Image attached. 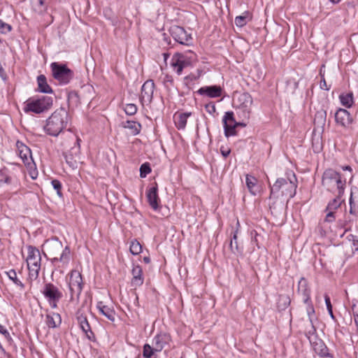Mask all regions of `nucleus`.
Instances as JSON below:
<instances>
[{
  "label": "nucleus",
  "instance_id": "8fccbe9b",
  "mask_svg": "<svg viewBox=\"0 0 358 358\" xmlns=\"http://www.w3.org/2000/svg\"><path fill=\"white\" fill-rule=\"evenodd\" d=\"M350 214H356V210L355 209V206H353L352 198H350Z\"/></svg>",
  "mask_w": 358,
  "mask_h": 358
},
{
  "label": "nucleus",
  "instance_id": "b1692460",
  "mask_svg": "<svg viewBox=\"0 0 358 358\" xmlns=\"http://www.w3.org/2000/svg\"><path fill=\"white\" fill-rule=\"evenodd\" d=\"M38 90L40 92L50 94L52 90L47 83L46 78L44 75H39L37 77Z\"/></svg>",
  "mask_w": 358,
  "mask_h": 358
},
{
  "label": "nucleus",
  "instance_id": "37998d69",
  "mask_svg": "<svg viewBox=\"0 0 358 358\" xmlns=\"http://www.w3.org/2000/svg\"><path fill=\"white\" fill-rule=\"evenodd\" d=\"M51 183H52V185L54 187V189L57 190V194L59 196H62V192H61L62 184H61V182L58 180H52Z\"/></svg>",
  "mask_w": 358,
  "mask_h": 358
},
{
  "label": "nucleus",
  "instance_id": "49530a36",
  "mask_svg": "<svg viewBox=\"0 0 358 358\" xmlns=\"http://www.w3.org/2000/svg\"><path fill=\"white\" fill-rule=\"evenodd\" d=\"M320 75L321 76V81L320 83V88L324 90H329V87L327 86L324 74L322 73V69H320Z\"/></svg>",
  "mask_w": 358,
  "mask_h": 358
},
{
  "label": "nucleus",
  "instance_id": "a19ab883",
  "mask_svg": "<svg viewBox=\"0 0 358 358\" xmlns=\"http://www.w3.org/2000/svg\"><path fill=\"white\" fill-rule=\"evenodd\" d=\"M0 334H1L2 338H3L8 343H11L12 338L9 332L1 324H0Z\"/></svg>",
  "mask_w": 358,
  "mask_h": 358
},
{
  "label": "nucleus",
  "instance_id": "6ab92c4d",
  "mask_svg": "<svg viewBox=\"0 0 358 358\" xmlns=\"http://www.w3.org/2000/svg\"><path fill=\"white\" fill-rule=\"evenodd\" d=\"M157 185L150 187L147 192V199L150 206L157 210L159 207L158 201L159 200L157 194Z\"/></svg>",
  "mask_w": 358,
  "mask_h": 358
},
{
  "label": "nucleus",
  "instance_id": "052dcab7",
  "mask_svg": "<svg viewBox=\"0 0 358 358\" xmlns=\"http://www.w3.org/2000/svg\"><path fill=\"white\" fill-rule=\"evenodd\" d=\"M163 56L164 57V59L166 60L167 57H169V54L168 53H164Z\"/></svg>",
  "mask_w": 358,
  "mask_h": 358
},
{
  "label": "nucleus",
  "instance_id": "4be33fe9",
  "mask_svg": "<svg viewBox=\"0 0 358 358\" xmlns=\"http://www.w3.org/2000/svg\"><path fill=\"white\" fill-rule=\"evenodd\" d=\"M131 273L133 278L131 284L133 286H140L143 283V278L142 277L143 271L140 266H134L132 268Z\"/></svg>",
  "mask_w": 358,
  "mask_h": 358
},
{
  "label": "nucleus",
  "instance_id": "9b49d317",
  "mask_svg": "<svg viewBox=\"0 0 358 358\" xmlns=\"http://www.w3.org/2000/svg\"><path fill=\"white\" fill-rule=\"evenodd\" d=\"M171 34L176 41L182 45H189L192 43V36L181 27L173 26L170 29Z\"/></svg>",
  "mask_w": 358,
  "mask_h": 358
},
{
  "label": "nucleus",
  "instance_id": "79ce46f5",
  "mask_svg": "<svg viewBox=\"0 0 358 358\" xmlns=\"http://www.w3.org/2000/svg\"><path fill=\"white\" fill-rule=\"evenodd\" d=\"M10 177H9L3 171H0V187L4 183H10Z\"/></svg>",
  "mask_w": 358,
  "mask_h": 358
},
{
  "label": "nucleus",
  "instance_id": "a211bd4d",
  "mask_svg": "<svg viewBox=\"0 0 358 358\" xmlns=\"http://www.w3.org/2000/svg\"><path fill=\"white\" fill-rule=\"evenodd\" d=\"M171 341V336L166 334H160L155 336L153 338L152 345L157 352H160L164 346Z\"/></svg>",
  "mask_w": 358,
  "mask_h": 358
},
{
  "label": "nucleus",
  "instance_id": "4c0bfd02",
  "mask_svg": "<svg viewBox=\"0 0 358 358\" xmlns=\"http://www.w3.org/2000/svg\"><path fill=\"white\" fill-rule=\"evenodd\" d=\"M151 172V168L148 163L143 164L140 167V176L145 178L148 173Z\"/></svg>",
  "mask_w": 358,
  "mask_h": 358
},
{
  "label": "nucleus",
  "instance_id": "5fc2aeb1",
  "mask_svg": "<svg viewBox=\"0 0 358 358\" xmlns=\"http://www.w3.org/2000/svg\"><path fill=\"white\" fill-rule=\"evenodd\" d=\"M230 153V151L229 150H227V151H222V155L226 157H227Z\"/></svg>",
  "mask_w": 358,
  "mask_h": 358
},
{
  "label": "nucleus",
  "instance_id": "f257e3e1",
  "mask_svg": "<svg viewBox=\"0 0 358 358\" xmlns=\"http://www.w3.org/2000/svg\"><path fill=\"white\" fill-rule=\"evenodd\" d=\"M45 248L50 256H52V264L58 268L64 267L70 261L71 250L69 246L63 248V245L57 238L47 241Z\"/></svg>",
  "mask_w": 358,
  "mask_h": 358
},
{
  "label": "nucleus",
  "instance_id": "ea45409f",
  "mask_svg": "<svg viewBox=\"0 0 358 358\" xmlns=\"http://www.w3.org/2000/svg\"><path fill=\"white\" fill-rule=\"evenodd\" d=\"M124 110L127 115H133L137 112V107L134 103H128L125 105Z\"/></svg>",
  "mask_w": 358,
  "mask_h": 358
},
{
  "label": "nucleus",
  "instance_id": "f3484780",
  "mask_svg": "<svg viewBox=\"0 0 358 358\" xmlns=\"http://www.w3.org/2000/svg\"><path fill=\"white\" fill-rule=\"evenodd\" d=\"M221 87L217 85L206 86L201 87L197 92L201 95H206L210 98L220 97L222 95Z\"/></svg>",
  "mask_w": 358,
  "mask_h": 358
},
{
  "label": "nucleus",
  "instance_id": "c03bdc74",
  "mask_svg": "<svg viewBox=\"0 0 358 358\" xmlns=\"http://www.w3.org/2000/svg\"><path fill=\"white\" fill-rule=\"evenodd\" d=\"M307 314L308 315L309 320H310V323L313 324V318H314V315H315V309L312 304H308V308H307Z\"/></svg>",
  "mask_w": 358,
  "mask_h": 358
},
{
  "label": "nucleus",
  "instance_id": "20e7f679",
  "mask_svg": "<svg viewBox=\"0 0 358 358\" xmlns=\"http://www.w3.org/2000/svg\"><path fill=\"white\" fill-rule=\"evenodd\" d=\"M322 183L328 191L337 193L338 196L344 193L345 180H342L341 174L333 169L324 172Z\"/></svg>",
  "mask_w": 358,
  "mask_h": 358
},
{
  "label": "nucleus",
  "instance_id": "f03ea898",
  "mask_svg": "<svg viewBox=\"0 0 358 358\" xmlns=\"http://www.w3.org/2000/svg\"><path fill=\"white\" fill-rule=\"evenodd\" d=\"M70 117L64 108H59L54 111L46 120L43 129L50 136H57L69 125Z\"/></svg>",
  "mask_w": 358,
  "mask_h": 358
},
{
  "label": "nucleus",
  "instance_id": "0eeeda50",
  "mask_svg": "<svg viewBox=\"0 0 358 358\" xmlns=\"http://www.w3.org/2000/svg\"><path fill=\"white\" fill-rule=\"evenodd\" d=\"M27 264L29 270V278L31 280H36L38 277L41 269V253L37 248L31 245L27 247Z\"/></svg>",
  "mask_w": 358,
  "mask_h": 358
},
{
  "label": "nucleus",
  "instance_id": "4d7b16f0",
  "mask_svg": "<svg viewBox=\"0 0 358 358\" xmlns=\"http://www.w3.org/2000/svg\"><path fill=\"white\" fill-rule=\"evenodd\" d=\"M36 172H34V173H31V176L33 179H35L36 178Z\"/></svg>",
  "mask_w": 358,
  "mask_h": 358
},
{
  "label": "nucleus",
  "instance_id": "a878e982",
  "mask_svg": "<svg viewBox=\"0 0 358 358\" xmlns=\"http://www.w3.org/2000/svg\"><path fill=\"white\" fill-rule=\"evenodd\" d=\"M237 233L238 231H236L233 235L232 238L230 241L229 243V248L231 251L235 254V255H242L243 253V248L241 247H239L238 242H237Z\"/></svg>",
  "mask_w": 358,
  "mask_h": 358
},
{
  "label": "nucleus",
  "instance_id": "393cba45",
  "mask_svg": "<svg viewBox=\"0 0 358 358\" xmlns=\"http://www.w3.org/2000/svg\"><path fill=\"white\" fill-rule=\"evenodd\" d=\"M299 291L301 292L304 296V303H308L310 301V291L307 288L306 280L302 278L299 282Z\"/></svg>",
  "mask_w": 358,
  "mask_h": 358
},
{
  "label": "nucleus",
  "instance_id": "aec40b11",
  "mask_svg": "<svg viewBox=\"0 0 358 358\" xmlns=\"http://www.w3.org/2000/svg\"><path fill=\"white\" fill-rule=\"evenodd\" d=\"M257 179L253 176L247 174L245 176V183L246 186L250 192V193L256 196L260 191V187L258 185Z\"/></svg>",
  "mask_w": 358,
  "mask_h": 358
},
{
  "label": "nucleus",
  "instance_id": "13d9d810",
  "mask_svg": "<svg viewBox=\"0 0 358 358\" xmlns=\"http://www.w3.org/2000/svg\"><path fill=\"white\" fill-rule=\"evenodd\" d=\"M36 172H34V173H31V176L33 179H35L36 178Z\"/></svg>",
  "mask_w": 358,
  "mask_h": 358
},
{
  "label": "nucleus",
  "instance_id": "9d476101",
  "mask_svg": "<svg viewBox=\"0 0 358 358\" xmlns=\"http://www.w3.org/2000/svg\"><path fill=\"white\" fill-rule=\"evenodd\" d=\"M42 293L53 308H57V302L63 296L58 287L50 282L45 284Z\"/></svg>",
  "mask_w": 358,
  "mask_h": 358
},
{
  "label": "nucleus",
  "instance_id": "412c9836",
  "mask_svg": "<svg viewBox=\"0 0 358 358\" xmlns=\"http://www.w3.org/2000/svg\"><path fill=\"white\" fill-rule=\"evenodd\" d=\"M45 323L50 328H56L62 323V317L59 313H51L46 315Z\"/></svg>",
  "mask_w": 358,
  "mask_h": 358
},
{
  "label": "nucleus",
  "instance_id": "603ef678",
  "mask_svg": "<svg viewBox=\"0 0 358 358\" xmlns=\"http://www.w3.org/2000/svg\"><path fill=\"white\" fill-rule=\"evenodd\" d=\"M318 116H320L321 118H323L324 120H325L326 112L325 111L317 112L316 114V117H318Z\"/></svg>",
  "mask_w": 358,
  "mask_h": 358
},
{
  "label": "nucleus",
  "instance_id": "5701e85b",
  "mask_svg": "<svg viewBox=\"0 0 358 358\" xmlns=\"http://www.w3.org/2000/svg\"><path fill=\"white\" fill-rule=\"evenodd\" d=\"M96 307L100 311V313L105 317H106L109 320H115V311L113 310V309L105 305L102 301L98 302Z\"/></svg>",
  "mask_w": 358,
  "mask_h": 358
},
{
  "label": "nucleus",
  "instance_id": "09e8293b",
  "mask_svg": "<svg viewBox=\"0 0 358 358\" xmlns=\"http://www.w3.org/2000/svg\"><path fill=\"white\" fill-rule=\"evenodd\" d=\"M327 213L326 215V217L324 221L327 222H333L335 220V212L332 210H327Z\"/></svg>",
  "mask_w": 358,
  "mask_h": 358
},
{
  "label": "nucleus",
  "instance_id": "e433bc0d",
  "mask_svg": "<svg viewBox=\"0 0 358 358\" xmlns=\"http://www.w3.org/2000/svg\"><path fill=\"white\" fill-rule=\"evenodd\" d=\"M340 197L341 196H338V195L337 194V197L334 199L331 202L329 203L326 208V210L334 211L335 210H336L341 206V201Z\"/></svg>",
  "mask_w": 358,
  "mask_h": 358
},
{
  "label": "nucleus",
  "instance_id": "c9c22d12",
  "mask_svg": "<svg viewBox=\"0 0 358 358\" xmlns=\"http://www.w3.org/2000/svg\"><path fill=\"white\" fill-rule=\"evenodd\" d=\"M81 329L85 333L86 336L87 338L90 341L94 340V334L91 330L89 322H86L85 324H83L80 326Z\"/></svg>",
  "mask_w": 358,
  "mask_h": 358
},
{
  "label": "nucleus",
  "instance_id": "e2e57ef3",
  "mask_svg": "<svg viewBox=\"0 0 358 358\" xmlns=\"http://www.w3.org/2000/svg\"><path fill=\"white\" fill-rule=\"evenodd\" d=\"M343 169L344 170H351V168H350V166H347Z\"/></svg>",
  "mask_w": 358,
  "mask_h": 358
},
{
  "label": "nucleus",
  "instance_id": "69168bd1",
  "mask_svg": "<svg viewBox=\"0 0 358 358\" xmlns=\"http://www.w3.org/2000/svg\"><path fill=\"white\" fill-rule=\"evenodd\" d=\"M294 86H295V87H297V83H294Z\"/></svg>",
  "mask_w": 358,
  "mask_h": 358
},
{
  "label": "nucleus",
  "instance_id": "3c124183",
  "mask_svg": "<svg viewBox=\"0 0 358 358\" xmlns=\"http://www.w3.org/2000/svg\"><path fill=\"white\" fill-rule=\"evenodd\" d=\"M206 109L208 110V111L209 113H211L212 112H215V106H214V105H210V104H208V105H206Z\"/></svg>",
  "mask_w": 358,
  "mask_h": 358
},
{
  "label": "nucleus",
  "instance_id": "473e14b6",
  "mask_svg": "<svg viewBox=\"0 0 358 358\" xmlns=\"http://www.w3.org/2000/svg\"><path fill=\"white\" fill-rule=\"evenodd\" d=\"M129 250L132 255H137L141 252L142 246L141 243L135 239L131 241Z\"/></svg>",
  "mask_w": 358,
  "mask_h": 358
},
{
  "label": "nucleus",
  "instance_id": "423d86ee",
  "mask_svg": "<svg viewBox=\"0 0 358 358\" xmlns=\"http://www.w3.org/2000/svg\"><path fill=\"white\" fill-rule=\"evenodd\" d=\"M52 106V97L42 96L40 98H30L24 102V111L25 113L32 112L41 113L48 110Z\"/></svg>",
  "mask_w": 358,
  "mask_h": 358
},
{
  "label": "nucleus",
  "instance_id": "dca6fc26",
  "mask_svg": "<svg viewBox=\"0 0 358 358\" xmlns=\"http://www.w3.org/2000/svg\"><path fill=\"white\" fill-rule=\"evenodd\" d=\"M335 120L337 124L346 127L352 122V117L346 109L339 108L335 113Z\"/></svg>",
  "mask_w": 358,
  "mask_h": 358
},
{
  "label": "nucleus",
  "instance_id": "7c9ffc66",
  "mask_svg": "<svg viewBox=\"0 0 358 358\" xmlns=\"http://www.w3.org/2000/svg\"><path fill=\"white\" fill-rule=\"evenodd\" d=\"M191 115V113H181L178 115L176 122L177 127L180 129H184L187 124V120L188 117Z\"/></svg>",
  "mask_w": 358,
  "mask_h": 358
},
{
  "label": "nucleus",
  "instance_id": "864d4df0",
  "mask_svg": "<svg viewBox=\"0 0 358 358\" xmlns=\"http://www.w3.org/2000/svg\"><path fill=\"white\" fill-rule=\"evenodd\" d=\"M354 320L358 330V313H354Z\"/></svg>",
  "mask_w": 358,
  "mask_h": 358
},
{
  "label": "nucleus",
  "instance_id": "ddd939ff",
  "mask_svg": "<svg viewBox=\"0 0 358 358\" xmlns=\"http://www.w3.org/2000/svg\"><path fill=\"white\" fill-rule=\"evenodd\" d=\"M223 123L224 128V134L226 136L235 135V129L237 125H245V124H240L236 122L234 117V113L231 111L226 112L223 117Z\"/></svg>",
  "mask_w": 358,
  "mask_h": 358
},
{
  "label": "nucleus",
  "instance_id": "39448f33",
  "mask_svg": "<svg viewBox=\"0 0 358 358\" xmlns=\"http://www.w3.org/2000/svg\"><path fill=\"white\" fill-rule=\"evenodd\" d=\"M252 98L248 92L236 93L234 104L237 113L243 120H248L252 112Z\"/></svg>",
  "mask_w": 358,
  "mask_h": 358
},
{
  "label": "nucleus",
  "instance_id": "338daca9",
  "mask_svg": "<svg viewBox=\"0 0 358 358\" xmlns=\"http://www.w3.org/2000/svg\"><path fill=\"white\" fill-rule=\"evenodd\" d=\"M180 358H182V357H180Z\"/></svg>",
  "mask_w": 358,
  "mask_h": 358
},
{
  "label": "nucleus",
  "instance_id": "a18cd8bd",
  "mask_svg": "<svg viewBox=\"0 0 358 358\" xmlns=\"http://www.w3.org/2000/svg\"><path fill=\"white\" fill-rule=\"evenodd\" d=\"M324 299H325V303L327 305L328 312H329L331 317L334 319V316L333 311H332V306L331 303L330 298L329 297L328 295H325Z\"/></svg>",
  "mask_w": 358,
  "mask_h": 358
},
{
  "label": "nucleus",
  "instance_id": "7ed1b4c3",
  "mask_svg": "<svg viewBox=\"0 0 358 358\" xmlns=\"http://www.w3.org/2000/svg\"><path fill=\"white\" fill-rule=\"evenodd\" d=\"M296 178L293 174V180L291 178H278L275 183L271 186L269 199H289L293 198L296 192Z\"/></svg>",
  "mask_w": 358,
  "mask_h": 358
},
{
  "label": "nucleus",
  "instance_id": "c756f323",
  "mask_svg": "<svg viewBox=\"0 0 358 358\" xmlns=\"http://www.w3.org/2000/svg\"><path fill=\"white\" fill-rule=\"evenodd\" d=\"M155 347H151L149 344H145L143 346V356L144 358H157Z\"/></svg>",
  "mask_w": 358,
  "mask_h": 358
},
{
  "label": "nucleus",
  "instance_id": "72a5a7b5",
  "mask_svg": "<svg viewBox=\"0 0 358 358\" xmlns=\"http://www.w3.org/2000/svg\"><path fill=\"white\" fill-rule=\"evenodd\" d=\"M340 100L341 103L347 107L350 108L352 104L353 103V98H352V94L349 93L346 94H341L340 95Z\"/></svg>",
  "mask_w": 358,
  "mask_h": 358
},
{
  "label": "nucleus",
  "instance_id": "6e6d98bb",
  "mask_svg": "<svg viewBox=\"0 0 358 358\" xmlns=\"http://www.w3.org/2000/svg\"><path fill=\"white\" fill-rule=\"evenodd\" d=\"M4 76L3 71V69H0V76H1V78H3V79H5V78H4V76Z\"/></svg>",
  "mask_w": 358,
  "mask_h": 358
},
{
  "label": "nucleus",
  "instance_id": "2eb2a0df",
  "mask_svg": "<svg viewBox=\"0 0 358 358\" xmlns=\"http://www.w3.org/2000/svg\"><path fill=\"white\" fill-rule=\"evenodd\" d=\"M190 64L185 56L180 53H176L173 56L171 66L178 75H180L183 69Z\"/></svg>",
  "mask_w": 358,
  "mask_h": 358
},
{
  "label": "nucleus",
  "instance_id": "4468645a",
  "mask_svg": "<svg viewBox=\"0 0 358 358\" xmlns=\"http://www.w3.org/2000/svg\"><path fill=\"white\" fill-rule=\"evenodd\" d=\"M17 147L19 155L24 164L30 169H32L35 166V164L32 159L31 150L27 145L23 143H20L19 142L17 143Z\"/></svg>",
  "mask_w": 358,
  "mask_h": 358
},
{
  "label": "nucleus",
  "instance_id": "bb28decb",
  "mask_svg": "<svg viewBox=\"0 0 358 358\" xmlns=\"http://www.w3.org/2000/svg\"><path fill=\"white\" fill-rule=\"evenodd\" d=\"M123 127L131 131V134L136 136L140 133L141 125L134 121H127L123 122Z\"/></svg>",
  "mask_w": 358,
  "mask_h": 358
},
{
  "label": "nucleus",
  "instance_id": "f704fd0d",
  "mask_svg": "<svg viewBox=\"0 0 358 358\" xmlns=\"http://www.w3.org/2000/svg\"><path fill=\"white\" fill-rule=\"evenodd\" d=\"M76 319L79 323L80 327L83 324L88 322L87 319V313L83 308L78 309L76 313Z\"/></svg>",
  "mask_w": 358,
  "mask_h": 358
},
{
  "label": "nucleus",
  "instance_id": "2f4dec72",
  "mask_svg": "<svg viewBox=\"0 0 358 358\" xmlns=\"http://www.w3.org/2000/svg\"><path fill=\"white\" fill-rule=\"evenodd\" d=\"M7 275L17 286L20 287V289L24 287V284L17 278V273L15 270H10L7 273Z\"/></svg>",
  "mask_w": 358,
  "mask_h": 358
},
{
  "label": "nucleus",
  "instance_id": "1a4fd4ad",
  "mask_svg": "<svg viewBox=\"0 0 358 358\" xmlns=\"http://www.w3.org/2000/svg\"><path fill=\"white\" fill-rule=\"evenodd\" d=\"M69 287L71 293V300L73 299L74 296L77 298L80 295L83 282L81 273L76 270H72L69 274Z\"/></svg>",
  "mask_w": 358,
  "mask_h": 358
},
{
  "label": "nucleus",
  "instance_id": "0e129e2a",
  "mask_svg": "<svg viewBox=\"0 0 358 358\" xmlns=\"http://www.w3.org/2000/svg\"><path fill=\"white\" fill-rule=\"evenodd\" d=\"M80 139L77 138V144L78 146H80Z\"/></svg>",
  "mask_w": 358,
  "mask_h": 358
},
{
  "label": "nucleus",
  "instance_id": "6e6552de",
  "mask_svg": "<svg viewBox=\"0 0 358 358\" xmlns=\"http://www.w3.org/2000/svg\"><path fill=\"white\" fill-rule=\"evenodd\" d=\"M52 76L60 84L66 85L73 77V71L66 64L53 62L50 64Z\"/></svg>",
  "mask_w": 358,
  "mask_h": 358
},
{
  "label": "nucleus",
  "instance_id": "de8ad7c7",
  "mask_svg": "<svg viewBox=\"0 0 358 358\" xmlns=\"http://www.w3.org/2000/svg\"><path fill=\"white\" fill-rule=\"evenodd\" d=\"M0 30L2 33L6 34L11 30V26L0 20Z\"/></svg>",
  "mask_w": 358,
  "mask_h": 358
},
{
  "label": "nucleus",
  "instance_id": "c85d7f7f",
  "mask_svg": "<svg viewBox=\"0 0 358 358\" xmlns=\"http://www.w3.org/2000/svg\"><path fill=\"white\" fill-rule=\"evenodd\" d=\"M32 9L34 12L41 14L46 10L44 0H30Z\"/></svg>",
  "mask_w": 358,
  "mask_h": 358
},
{
  "label": "nucleus",
  "instance_id": "bf43d9fd",
  "mask_svg": "<svg viewBox=\"0 0 358 358\" xmlns=\"http://www.w3.org/2000/svg\"><path fill=\"white\" fill-rule=\"evenodd\" d=\"M143 260L146 263H149L150 262V258L149 257H144Z\"/></svg>",
  "mask_w": 358,
  "mask_h": 358
},
{
  "label": "nucleus",
  "instance_id": "cd10ccee",
  "mask_svg": "<svg viewBox=\"0 0 358 358\" xmlns=\"http://www.w3.org/2000/svg\"><path fill=\"white\" fill-rule=\"evenodd\" d=\"M251 20L250 14L248 11H245L243 15L236 17L234 22L238 27H244Z\"/></svg>",
  "mask_w": 358,
  "mask_h": 358
},
{
  "label": "nucleus",
  "instance_id": "f8f14e48",
  "mask_svg": "<svg viewBox=\"0 0 358 358\" xmlns=\"http://www.w3.org/2000/svg\"><path fill=\"white\" fill-rule=\"evenodd\" d=\"M155 89V83L148 80L144 83L141 87L140 100L143 105H148L152 102Z\"/></svg>",
  "mask_w": 358,
  "mask_h": 358
},
{
  "label": "nucleus",
  "instance_id": "58836bf2",
  "mask_svg": "<svg viewBox=\"0 0 358 358\" xmlns=\"http://www.w3.org/2000/svg\"><path fill=\"white\" fill-rule=\"evenodd\" d=\"M315 350L321 356H325L327 354V348L322 342L316 344Z\"/></svg>",
  "mask_w": 358,
  "mask_h": 358
},
{
  "label": "nucleus",
  "instance_id": "680f3d73",
  "mask_svg": "<svg viewBox=\"0 0 358 358\" xmlns=\"http://www.w3.org/2000/svg\"><path fill=\"white\" fill-rule=\"evenodd\" d=\"M334 3H338L341 0H330Z\"/></svg>",
  "mask_w": 358,
  "mask_h": 358
}]
</instances>
